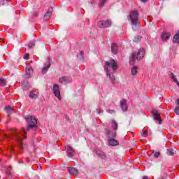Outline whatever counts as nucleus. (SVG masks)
<instances>
[{
	"instance_id": "obj_43",
	"label": "nucleus",
	"mask_w": 179,
	"mask_h": 179,
	"mask_svg": "<svg viewBox=\"0 0 179 179\" xmlns=\"http://www.w3.org/2000/svg\"><path fill=\"white\" fill-rule=\"evenodd\" d=\"M64 118H65V120H66V121H69V116L66 115V116L64 117Z\"/></svg>"
},
{
	"instance_id": "obj_36",
	"label": "nucleus",
	"mask_w": 179,
	"mask_h": 179,
	"mask_svg": "<svg viewBox=\"0 0 179 179\" xmlns=\"http://www.w3.org/2000/svg\"><path fill=\"white\" fill-rule=\"evenodd\" d=\"M48 13H50L51 15H52V7H49L48 10Z\"/></svg>"
},
{
	"instance_id": "obj_19",
	"label": "nucleus",
	"mask_w": 179,
	"mask_h": 179,
	"mask_svg": "<svg viewBox=\"0 0 179 179\" xmlns=\"http://www.w3.org/2000/svg\"><path fill=\"white\" fill-rule=\"evenodd\" d=\"M111 52L113 54H115V55L118 52V46L115 43H113L111 45Z\"/></svg>"
},
{
	"instance_id": "obj_37",
	"label": "nucleus",
	"mask_w": 179,
	"mask_h": 179,
	"mask_svg": "<svg viewBox=\"0 0 179 179\" xmlns=\"http://www.w3.org/2000/svg\"><path fill=\"white\" fill-rule=\"evenodd\" d=\"M175 113L177 114V115H179V107H176L175 108Z\"/></svg>"
},
{
	"instance_id": "obj_22",
	"label": "nucleus",
	"mask_w": 179,
	"mask_h": 179,
	"mask_svg": "<svg viewBox=\"0 0 179 179\" xmlns=\"http://www.w3.org/2000/svg\"><path fill=\"white\" fill-rule=\"evenodd\" d=\"M166 154L169 155V156H174V150L173 148H169L166 150Z\"/></svg>"
},
{
	"instance_id": "obj_6",
	"label": "nucleus",
	"mask_w": 179,
	"mask_h": 179,
	"mask_svg": "<svg viewBox=\"0 0 179 179\" xmlns=\"http://www.w3.org/2000/svg\"><path fill=\"white\" fill-rule=\"evenodd\" d=\"M105 134L106 136L108 139H112L113 138H115V136H117V132L113 130H110L108 128H105Z\"/></svg>"
},
{
	"instance_id": "obj_16",
	"label": "nucleus",
	"mask_w": 179,
	"mask_h": 179,
	"mask_svg": "<svg viewBox=\"0 0 179 179\" xmlns=\"http://www.w3.org/2000/svg\"><path fill=\"white\" fill-rule=\"evenodd\" d=\"M171 36V33L164 32L161 36V38L163 40V41H166V40H169V38H170Z\"/></svg>"
},
{
	"instance_id": "obj_12",
	"label": "nucleus",
	"mask_w": 179,
	"mask_h": 179,
	"mask_svg": "<svg viewBox=\"0 0 179 179\" xmlns=\"http://www.w3.org/2000/svg\"><path fill=\"white\" fill-rule=\"evenodd\" d=\"M66 155L68 157H73V155H75V150L71 147V145H67L66 147Z\"/></svg>"
},
{
	"instance_id": "obj_1",
	"label": "nucleus",
	"mask_w": 179,
	"mask_h": 179,
	"mask_svg": "<svg viewBox=\"0 0 179 179\" xmlns=\"http://www.w3.org/2000/svg\"><path fill=\"white\" fill-rule=\"evenodd\" d=\"M25 120L27 122V129L23 128L22 131H19L17 129H13L12 131V136L15 141H17L20 142V147L23 148V143H22V141H23V138L22 136H24L26 139L27 131H30L31 129H36L37 128V120L34 116H30L27 115L25 117Z\"/></svg>"
},
{
	"instance_id": "obj_31",
	"label": "nucleus",
	"mask_w": 179,
	"mask_h": 179,
	"mask_svg": "<svg viewBox=\"0 0 179 179\" xmlns=\"http://www.w3.org/2000/svg\"><path fill=\"white\" fill-rule=\"evenodd\" d=\"M78 55H80V59L81 60V61H83V59H85V57H84V55H85V52H83V51H80V52H79V54H78Z\"/></svg>"
},
{
	"instance_id": "obj_4",
	"label": "nucleus",
	"mask_w": 179,
	"mask_h": 179,
	"mask_svg": "<svg viewBox=\"0 0 179 179\" xmlns=\"http://www.w3.org/2000/svg\"><path fill=\"white\" fill-rule=\"evenodd\" d=\"M145 48H141L138 50V51L134 52L131 55V61L133 62H135V61H141L142 59H143V57H145Z\"/></svg>"
},
{
	"instance_id": "obj_27",
	"label": "nucleus",
	"mask_w": 179,
	"mask_h": 179,
	"mask_svg": "<svg viewBox=\"0 0 179 179\" xmlns=\"http://www.w3.org/2000/svg\"><path fill=\"white\" fill-rule=\"evenodd\" d=\"M48 13V11L45 13V15H44V19H45V20H48V19H50V17H51V15H52V14H51V13Z\"/></svg>"
},
{
	"instance_id": "obj_3",
	"label": "nucleus",
	"mask_w": 179,
	"mask_h": 179,
	"mask_svg": "<svg viewBox=\"0 0 179 179\" xmlns=\"http://www.w3.org/2000/svg\"><path fill=\"white\" fill-rule=\"evenodd\" d=\"M127 19L131 22L133 30H136V27L141 26V22L139 21V12L138 10H131L127 16Z\"/></svg>"
},
{
	"instance_id": "obj_28",
	"label": "nucleus",
	"mask_w": 179,
	"mask_h": 179,
	"mask_svg": "<svg viewBox=\"0 0 179 179\" xmlns=\"http://www.w3.org/2000/svg\"><path fill=\"white\" fill-rule=\"evenodd\" d=\"M0 86H6V80L0 78Z\"/></svg>"
},
{
	"instance_id": "obj_47",
	"label": "nucleus",
	"mask_w": 179,
	"mask_h": 179,
	"mask_svg": "<svg viewBox=\"0 0 179 179\" xmlns=\"http://www.w3.org/2000/svg\"><path fill=\"white\" fill-rule=\"evenodd\" d=\"M19 163H23V162H19Z\"/></svg>"
},
{
	"instance_id": "obj_13",
	"label": "nucleus",
	"mask_w": 179,
	"mask_h": 179,
	"mask_svg": "<svg viewBox=\"0 0 179 179\" xmlns=\"http://www.w3.org/2000/svg\"><path fill=\"white\" fill-rule=\"evenodd\" d=\"M67 171L72 176H78L79 174V171L73 167H67Z\"/></svg>"
},
{
	"instance_id": "obj_46",
	"label": "nucleus",
	"mask_w": 179,
	"mask_h": 179,
	"mask_svg": "<svg viewBox=\"0 0 179 179\" xmlns=\"http://www.w3.org/2000/svg\"><path fill=\"white\" fill-rule=\"evenodd\" d=\"M141 2H146V1H148V0H141Z\"/></svg>"
},
{
	"instance_id": "obj_34",
	"label": "nucleus",
	"mask_w": 179,
	"mask_h": 179,
	"mask_svg": "<svg viewBox=\"0 0 179 179\" xmlns=\"http://www.w3.org/2000/svg\"><path fill=\"white\" fill-rule=\"evenodd\" d=\"M106 111L108 113V114H115V110L108 109Z\"/></svg>"
},
{
	"instance_id": "obj_2",
	"label": "nucleus",
	"mask_w": 179,
	"mask_h": 179,
	"mask_svg": "<svg viewBox=\"0 0 179 179\" xmlns=\"http://www.w3.org/2000/svg\"><path fill=\"white\" fill-rule=\"evenodd\" d=\"M104 69L106 72L107 76H109L110 80L112 83L115 82V73L117 69H118V65L117 64V62L115 59H110L108 62H106Z\"/></svg>"
},
{
	"instance_id": "obj_44",
	"label": "nucleus",
	"mask_w": 179,
	"mask_h": 179,
	"mask_svg": "<svg viewBox=\"0 0 179 179\" xmlns=\"http://www.w3.org/2000/svg\"><path fill=\"white\" fill-rule=\"evenodd\" d=\"M2 135V136H3V138H8V135H6V134H1Z\"/></svg>"
},
{
	"instance_id": "obj_35",
	"label": "nucleus",
	"mask_w": 179,
	"mask_h": 179,
	"mask_svg": "<svg viewBox=\"0 0 179 179\" xmlns=\"http://www.w3.org/2000/svg\"><path fill=\"white\" fill-rule=\"evenodd\" d=\"M140 40H141V36H137L134 38L133 41H134V43H138V41H139Z\"/></svg>"
},
{
	"instance_id": "obj_5",
	"label": "nucleus",
	"mask_w": 179,
	"mask_h": 179,
	"mask_svg": "<svg viewBox=\"0 0 179 179\" xmlns=\"http://www.w3.org/2000/svg\"><path fill=\"white\" fill-rule=\"evenodd\" d=\"M111 20H101L98 22V26L101 29H104L106 27H111Z\"/></svg>"
},
{
	"instance_id": "obj_25",
	"label": "nucleus",
	"mask_w": 179,
	"mask_h": 179,
	"mask_svg": "<svg viewBox=\"0 0 179 179\" xmlns=\"http://www.w3.org/2000/svg\"><path fill=\"white\" fill-rule=\"evenodd\" d=\"M103 112H104V110H103V108H101V106L97 107L96 113H97V114H99V115L103 114Z\"/></svg>"
},
{
	"instance_id": "obj_21",
	"label": "nucleus",
	"mask_w": 179,
	"mask_h": 179,
	"mask_svg": "<svg viewBox=\"0 0 179 179\" xmlns=\"http://www.w3.org/2000/svg\"><path fill=\"white\" fill-rule=\"evenodd\" d=\"M170 78L171 79H173V82H175V83H176L177 86H179L178 80L177 79V77L176 76V75H174V73H171L170 74Z\"/></svg>"
},
{
	"instance_id": "obj_48",
	"label": "nucleus",
	"mask_w": 179,
	"mask_h": 179,
	"mask_svg": "<svg viewBox=\"0 0 179 179\" xmlns=\"http://www.w3.org/2000/svg\"><path fill=\"white\" fill-rule=\"evenodd\" d=\"M0 122H1V119H0Z\"/></svg>"
},
{
	"instance_id": "obj_30",
	"label": "nucleus",
	"mask_w": 179,
	"mask_h": 179,
	"mask_svg": "<svg viewBox=\"0 0 179 179\" xmlns=\"http://www.w3.org/2000/svg\"><path fill=\"white\" fill-rule=\"evenodd\" d=\"M106 1L107 0H99V8H103V6H104V3H106Z\"/></svg>"
},
{
	"instance_id": "obj_45",
	"label": "nucleus",
	"mask_w": 179,
	"mask_h": 179,
	"mask_svg": "<svg viewBox=\"0 0 179 179\" xmlns=\"http://www.w3.org/2000/svg\"><path fill=\"white\" fill-rule=\"evenodd\" d=\"M177 104H178V106H179V99H178V100H177Z\"/></svg>"
},
{
	"instance_id": "obj_15",
	"label": "nucleus",
	"mask_w": 179,
	"mask_h": 179,
	"mask_svg": "<svg viewBox=\"0 0 179 179\" xmlns=\"http://www.w3.org/2000/svg\"><path fill=\"white\" fill-rule=\"evenodd\" d=\"M27 78H30L33 75V67L28 66L26 67Z\"/></svg>"
},
{
	"instance_id": "obj_14",
	"label": "nucleus",
	"mask_w": 179,
	"mask_h": 179,
	"mask_svg": "<svg viewBox=\"0 0 179 179\" xmlns=\"http://www.w3.org/2000/svg\"><path fill=\"white\" fill-rule=\"evenodd\" d=\"M120 108L124 112L128 110V105H127V101L125 99L120 101Z\"/></svg>"
},
{
	"instance_id": "obj_32",
	"label": "nucleus",
	"mask_w": 179,
	"mask_h": 179,
	"mask_svg": "<svg viewBox=\"0 0 179 179\" xmlns=\"http://www.w3.org/2000/svg\"><path fill=\"white\" fill-rule=\"evenodd\" d=\"M0 3L3 6L9 5V0H1Z\"/></svg>"
},
{
	"instance_id": "obj_11",
	"label": "nucleus",
	"mask_w": 179,
	"mask_h": 179,
	"mask_svg": "<svg viewBox=\"0 0 179 179\" xmlns=\"http://www.w3.org/2000/svg\"><path fill=\"white\" fill-rule=\"evenodd\" d=\"M96 155L99 157V159H101L102 160H106L107 159V155H106V152L103 151H101V150H96L95 151Z\"/></svg>"
},
{
	"instance_id": "obj_40",
	"label": "nucleus",
	"mask_w": 179,
	"mask_h": 179,
	"mask_svg": "<svg viewBox=\"0 0 179 179\" xmlns=\"http://www.w3.org/2000/svg\"><path fill=\"white\" fill-rule=\"evenodd\" d=\"M33 16H34V17H37V16H38V13L37 12H34L33 13Z\"/></svg>"
},
{
	"instance_id": "obj_24",
	"label": "nucleus",
	"mask_w": 179,
	"mask_h": 179,
	"mask_svg": "<svg viewBox=\"0 0 179 179\" xmlns=\"http://www.w3.org/2000/svg\"><path fill=\"white\" fill-rule=\"evenodd\" d=\"M138 67H136V66H133V68L131 69V75L135 76L137 75L138 73Z\"/></svg>"
},
{
	"instance_id": "obj_7",
	"label": "nucleus",
	"mask_w": 179,
	"mask_h": 179,
	"mask_svg": "<svg viewBox=\"0 0 179 179\" xmlns=\"http://www.w3.org/2000/svg\"><path fill=\"white\" fill-rule=\"evenodd\" d=\"M52 92L55 97H57L58 100H61V92H59V86L58 85L55 84L53 85Z\"/></svg>"
},
{
	"instance_id": "obj_20",
	"label": "nucleus",
	"mask_w": 179,
	"mask_h": 179,
	"mask_svg": "<svg viewBox=\"0 0 179 179\" xmlns=\"http://www.w3.org/2000/svg\"><path fill=\"white\" fill-rule=\"evenodd\" d=\"M111 127L113 131H117L118 129V123L115 120H111Z\"/></svg>"
},
{
	"instance_id": "obj_29",
	"label": "nucleus",
	"mask_w": 179,
	"mask_h": 179,
	"mask_svg": "<svg viewBox=\"0 0 179 179\" xmlns=\"http://www.w3.org/2000/svg\"><path fill=\"white\" fill-rule=\"evenodd\" d=\"M36 45V43L34 41H30L28 44V48L30 50V48H33Z\"/></svg>"
},
{
	"instance_id": "obj_18",
	"label": "nucleus",
	"mask_w": 179,
	"mask_h": 179,
	"mask_svg": "<svg viewBox=\"0 0 179 179\" xmlns=\"http://www.w3.org/2000/svg\"><path fill=\"white\" fill-rule=\"evenodd\" d=\"M108 143L110 146H117V145H118V141L114 139V138H109L108 139Z\"/></svg>"
},
{
	"instance_id": "obj_9",
	"label": "nucleus",
	"mask_w": 179,
	"mask_h": 179,
	"mask_svg": "<svg viewBox=\"0 0 179 179\" xmlns=\"http://www.w3.org/2000/svg\"><path fill=\"white\" fill-rule=\"evenodd\" d=\"M152 114L154 117V120L157 121L159 124H162V117H160V113L157 110H152Z\"/></svg>"
},
{
	"instance_id": "obj_10",
	"label": "nucleus",
	"mask_w": 179,
	"mask_h": 179,
	"mask_svg": "<svg viewBox=\"0 0 179 179\" xmlns=\"http://www.w3.org/2000/svg\"><path fill=\"white\" fill-rule=\"evenodd\" d=\"M45 66L42 69V73L43 75H45V73H47V72H48V69H50V68H51V60H50V59H48L46 61V63L45 64Z\"/></svg>"
},
{
	"instance_id": "obj_26",
	"label": "nucleus",
	"mask_w": 179,
	"mask_h": 179,
	"mask_svg": "<svg viewBox=\"0 0 179 179\" xmlns=\"http://www.w3.org/2000/svg\"><path fill=\"white\" fill-rule=\"evenodd\" d=\"M10 170H12V168L9 167L6 171V174H7L9 179L12 178V173H10Z\"/></svg>"
},
{
	"instance_id": "obj_39",
	"label": "nucleus",
	"mask_w": 179,
	"mask_h": 179,
	"mask_svg": "<svg viewBox=\"0 0 179 179\" xmlns=\"http://www.w3.org/2000/svg\"><path fill=\"white\" fill-rule=\"evenodd\" d=\"M29 56H30V55H29V53H25V55L24 56V59H27Z\"/></svg>"
},
{
	"instance_id": "obj_38",
	"label": "nucleus",
	"mask_w": 179,
	"mask_h": 179,
	"mask_svg": "<svg viewBox=\"0 0 179 179\" xmlns=\"http://www.w3.org/2000/svg\"><path fill=\"white\" fill-rule=\"evenodd\" d=\"M148 131H144L142 134V136L146 137V136H148Z\"/></svg>"
},
{
	"instance_id": "obj_33",
	"label": "nucleus",
	"mask_w": 179,
	"mask_h": 179,
	"mask_svg": "<svg viewBox=\"0 0 179 179\" xmlns=\"http://www.w3.org/2000/svg\"><path fill=\"white\" fill-rule=\"evenodd\" d=\"M160 156V152H155V153H154V157L155 158V159H158V157Z\"/></svg>"
},
{
	"instance_id": "obj_17",
	"label": "nucleus",
	"mask_w": 179,
	"mask_h": 179,
	"mask_svg": "<svg viewBox=\"0 0 179 179\" xmlns=\"http://www.w3.org/2000/svg\"><path fill=\"white\" fill-rule=\"evenodd\" d=\"M69 82H71L69 78L64 76L59 78L60 83H64V85H66V83H69Z\"/></svg>"
},
{
	"instance_id": "obj_8",
	"label": "nucleus",
	"mask_w": 179,
	"mask_h": 179,
	"mask_svg": "<svg viewBox=\"0 0 179 179\" xmlns=\"http://www.w3.org/2000/svg\"><path fill=\"white\" fill-rule=\"evenodd\" d=\"M38 96H40V92H38V90L34 89L32 90L29 94V97L30 99H38Z\"/></svg>"
},
{
	"instance_id": "obj_41",
	"label": "nucleus",
	"mask_w": 179,
	"mask_h": 179,
	"mask_svg": "<svg viewBox=\"0 0 179 179\" xmlns=\"http://www.w3.org/2000/svg\"><path fill=\"white\" fill-rule=\"evenodd\" d=\"M90 3L92 6H94V0H90Z\"/></svg>"
},
{
	"instance_id": "obj_23",
	"label": "nucleus",
	"mask_w": 179,
	"mask_h": 179,
	"mask_svg": "<svg viewBox=\"0 0 179 179\" xmlns=\"http://www.w3.org/2000/svg\"><path fill=\"white\" fill-rule=\"evenodd\" d=\"M4 110H5V111H6V113L10 114V113L11 111H13V108H12V106H7L5 107Z\"/></svg>"
},
{
	"instance_id": "obj_42",
	"label": "nucleus",
	"mask_w": 179,
	"mask_h": 179,
	"mask_svg": "<svg viewBox=\"0 0 179 179\" xmlns=\"http://www.w3.org/2000/svg\"><path fill=\"white\" fill-rule=\"evenodd\" d=\"M24 90H27L29 89H30V86H29V84H27V85L26 87H24Z\"/></svg>"
}]
</instances>
